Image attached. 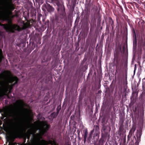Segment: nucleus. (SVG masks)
<instances>
[{
  "label": "nucleus",
  "instance_id": "1a4fd4ad",
  "mask_svg": "<svg viewBox=\"0 0 145 145\" xmlns=\"http://www.w3.org/2000/svg\"><path fill=\"white\" fill-rule=\"evenodd\" d=\"M18 103L19 104V105L21 106H23L24 105V103L21 100H19L18 101Z\"/></svg>",
  "mask_w": 145,
  "mask_h": 145
},
{
  "label": "nucleus",
  "instance_id": "f8f14e48",
  "mask_svg": "<svg viewBox=\"0 0 145 145\" xmlns=\"http://www.w3.org/2000/svg\"><path fill=\"white\" fill-rule=\"evenodd\" d=\"M86 137H87V135L86 134L84 136V140L85 141L86 140Z\"/></svg>",
  "mask_w": 145,
  "mask_h": 145
},
{
  "label": "nucleus",
  "instance_id": "20e7f679",
  "mask_svg": "<svg viewBox=\"0 0 145 145\" xmlns=\"http://www.w3.org/2000/svg\"><path fill=\"white\" fill-rule=\"evenodd\" d=\"M48 144H50L52 145H57L54 142H53L52 141H47L44 140H42L39 143V145H47Z\"/></svg>",
  "mask_w": 145,
  "mask_h": 145
},
{
  "label": "nucleus",
  "instance_id": "9d476101",
  "mask_svg": "<svg viewBox=\"0 0 145 145\" xmlns=\"http://www.w3.org/2000/svg\"><path fill=\"white\" fill-rule=\"evenodd\" d=\"M3 57L2 54L1 53H0V62L1 61Z\"/></svg>",
  "mask_w": 145,
  "mask_h": 145
},
{
  "label": "nucleus",
  "instance_id": "423d86ee",
  "mask_svg": "<svg viewBox=\"0 0 145 145\" xmlns=\"http://www.w3.org/2000/svg\"><path fill=\"white\" fill-rule=\"evenodd\" d=\"M12 129L15 131H16L18 130V128L16 126V124L15 123H13Z\"/></svg>",
  "mask_w": 145,
  "mask_h": 145
},
{
  "label": "nucleus",
  "instance_id": "dca6fc26",
  "mask_svg": "<svg viewBox=\"0 0 145 145\" xmlns=\"http://www.w3.org/2000/svg\"><path fill=\"white\" fill-rule=\"evenodd\" d=\"M14 117H15V116H14V115L13 116Z\"/></svg>",
  "mask_w": 145,
  "mask_h": 145
},
{
  "label": "nucleus",
  "instance_id": "0eeeda50",
  "mask_svg": "<svg viewBox=\"0 0 145 145\" xmlns=\"http://www.w3.org/2000/svg\"><path fill=\"white\" fill-rule=\"evenodd\" d=\"M3 91L4 93H7L8 91V87L7 86L5 87L3 89Z\"/></svg>",
  "mask_w": 145,
  "mask_h": 145
},
{
  "label": "nucleus",
  "instance_id": "f03ea898",
  "mask_svg": "<svg viewBox=\"0 0 145 145\" xmlns=\"http://www.w3.org/2000/svg\"><path fill=\"white\" fill-rule=\"evenodd\" d=\"M49 128V125L45 123L40 122L39 123V128H37V130H39L40 135L42 136L46 132Z\"/></svg>",
  "mask_w": 145,
  "mask_h": 145
},
{
  "label": "nucleus",
  "instance_id": "6e6552de",
  "mask_svg": "<svg viewBox=\"0 0 145 145\" xmlns=\"http://www.w3.org/2000/svg\"><path fill=\"white\" fill-rule=\"evenodd\" d=\"M49 12L53 11L54 10V9L51 6L49 5L47 8Z\"/></svg>",
  "mask_w": 145,
  "mask_h": 145
},
{
  "label": "nucleus",
  "instance_id": "f3484780",
  "mask_svg": "<svg viewBox=\"0 0 145 145\" xmlns=\"http://www.w3.org/2000/svg\"><path fill=\"white\" fill-rule=\"evenodd\" d=\"M13 113L14 114V112H13Z\"/></svg>",
  "mask_w": 145,
  "mask_h": 145
},
{
  "label": "nucleus",
  "instance_id": "f257e3e1",
  "mask_svg": "<svg viewBox=\"0 0 145 145\" xmlns=\"http://www.w3.org/2000/svg\"><path fill=\"white\" fill-rule=\"evenodd\" d=\"M1 25L7 31L12 33L14 32V30L20 31L22 29V28L18 25L15 24L13 25L11 23L6 25L1 24Z\"/></svg>",
  "mask_w": 145,
  "mask_h": 145
},
{
  "label": "nucleus",
  "instance_id": "4468645a",
  "mask_svg": "<svg viewBox=\"0 0 145 145\" xmlns=\"http://www.w3.org/2000/svg\"><path fill=\"white\" fill-rule=\"evenodd\" d=\"M41 138V137H40V139H39V141H40V138Z\"/></svg>",
  "mask_w": 145,
  "mask_h": 145
},
{
  "label": "nucleus",
  "instance_id": "7ed1b4c3",
  "mask_svg": "<svg viewBox=\"0 0 145 145\" xmlns=\"http://www.w3.org/2000/svg\"><path fill=\"white\" fill-rule=\"evenodd\" d=\"M30 129H28L27 130V133L29 135H33L36 133V131H35L34 129L31 128V126L29 125L26 127H24L23 128V129L25 132L28 128H30Z\"/></svg>",
  "mask_w": 145,
  "mask_h": 145
},
{
  "label": "nucleus",
  "instance_id": "9b49d317",
  "mask_svg": "<svg viewBox=\"0 0 145 145\" xmlns=\"http://www.w3.org/2000/svg\"><path fill=\"white\" fill-rule=\"evenodd\" d=\"M58 108H59V110L61 108L60 107H59V106H58L57 107V112L58 113L59 111V110H58Z\"/></svg>",
  "mask_w": 145,
  "mask_h": 145
},
{
  "label": "nucleus",
  "instance_id": "39448f33",
  "mask_svg": "<svg viewBox=\"0 0 145 145\" xmlns=\"http://www.w3.org/2000/svg\"><path fill=\"white\" fill-rule=\"evenodd\" d=\"M18 80V79L16 77H11L10 78L9 82L10 83H12L13 81H14L15 82L13 85H14L17 83Z\"/></svg>",
  "mask_w": 145,
  "mask_h": 145
},
{
  "label": "nucleus",
  "instance_id": "2eb2a0df",
  "mask_svg": "<svg viewBox=\"0 0 145 145\" xmlns=\"http://www.w3.org/2000/svg\"><path fill=\"white\" fill-rule=\"evenodd\" d=\"M136 41V42H137L136 40V41Z\"/></svg>",
  "mask_w": 145,
  "mask_h": 145
},
{
  "label": "nucleus",
  "instance_id": "ddd939ff",
  "mask_svg": "<svg viewBox=\"0 0 145 145\" xmlns=\"http://www.w3.org/2000/svg\"><path fill=\"white\" fill-rule=\"evenodd\" d=\"M133 31H134V33L135 34V30H134V29H133Z\"/></svg>",
  "mask_w": 145,
  "mask_h": 145
}]
</instances>
